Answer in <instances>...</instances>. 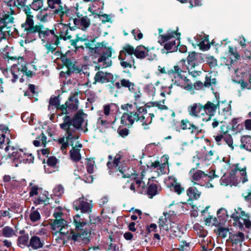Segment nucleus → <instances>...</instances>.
<instances>
[{"label":"nucleus","mask_w":251,"mask_h":251,"mask_svg":"<svg viewBox=\"0 0 251 251\" xmlns=\"http://www.w3.org/2000/svg\"><path fill=\"white\" fill-rule=\"evenodd\" d=\"M25 11L26 20L21 25L22 29L24 31L22 33L23 36L28 38L31 40H35V35L37 34L38 37L47 50L46 53H53L60 43L58 41V38L54 28L50 29L43 25H34L33 15H30L28 7H26Z\"/></svg>","instance_id":"obj_1"},{"label":"nucleus","mask_w":251,"mask_h":251,"mask_svg":"<svg viewBox=\"0 0 251 251\" xmlns=\"http://www.w3.org/2000/svg\"><path fill=\"white\" fill-rule=\"evenodd\" d=\"M121 155L120 154H117L113 162L108 161L107 166L109 169V173L112 172L117 173V176L122 178H130L134 179V181L130 185V189L135 191L136 188L137 191L139 192L145 188V184L143 181L136 177L135 174L132 173V170L127 166H124L121 164L120 160Z\"/></svg>","instance_id":"obj_2"},{"label":"nucleus","mask_w":251,"mask_h":251,"mask_svg":"<svg viewBox=\"0 0 251 251\" xmlns=\"http://www.w3.org/2000/svg\"><path fill=\"white\" fill-rule=\"evenodd\" d=\"M74 224L75 226V230L78 232L75 233L74 230L69 231L68 234H66L65 239L72 240L74 241H78L80 240L87 238L90 234V231L87 229V223L83 219L80 218L78 214L74 217Z\"/></svg>","instance_id":"obj_3"},{"label":"nucleus","mask_w":251,"mask_h":251,"mask_svg":"<svg viewBox=\"0 0 251 251\" xmlns=\"http://www.w3.org/2000/svg\"><path fill=\"white\" fill-rule=\"evenodd\" d=\"M92 53L98 54L99 57L98 62L99 66L103 68L110 67L112 65V54L114 52L112 48L106 47L103 42L98 43L94 48L90 49Z\"/></svg>","instance_id":"obj_4"},{"label":"nucleus","mask_w":251,"mask_h":251,"mask_svg":"<svg viewBox=\"0 0 251 251\" xmlns=\"http://www.w3.org/2000/svg\"><path fill=\"white\" fill-rule=\"evenodd\" d=\"M47 2L48 8L54 15L59 17L61 22H64L65 18L73 15L72 7L64 3L63 0H47Z\"/></svg>","instance_id":"obj_5"},{"label":"nucleus","mask_w":251,"mask_h":251,"mask_svg":"<svg viewBox=\"0 0 251 251\" xmlns=\"http://www.w3.org/2000/svg\"><path fill=\"white\" fill-rule=\"evenodd\" d=\"M179 33L175 31H168L165 35H159L161 39L159 42L164 46V48L168 52H173L178 50L180 43Z\"/></svg>","instance_id":"obj_6"},{"label":"nucleus","mask_w":251,"mask_h":251,"mask_svg":"<svg viewBox=\"0 0 251 251\" xmlns=\"http://www.w3.org/2000/svg\"><path fill=\"white\" fill-rule=\"evenodd\" d=\"M10 150L12 152H9L8 153L13 160L12 163L13 166L17 167L19 163L22 162L25 163L33 162L34 157L30 153H25L23 149H17L8 145L5 147V151L7 152Z\"/></svg>","instance_id":"obj_7"},{"label":"nucleus","mask_w":251,"mask_h":251,"mask_svg":"<svg viewBox=\"0 0 251 251\" xmlns=\"http://www.w3.org/2000/svg\"><path fill=\"white\" fill-rule=\"evenodd\" d=\"M85 114L81 110H79L72 118L69 115H65L62 118L63 123L59 125L61 129L69 128L74 130L82 129V125L84 122L83 116Z\"/></svg>","instance_id":"obj_8"},{"label":"nucleus","mask_w":251,"mask_h":251,"mask_svg":"<svg viewBox=\"0 0 251 251\" xmlns=\"http://www.w3.org/2000/svg\"><path fill=\"white\" fill-rule=\"evenodd\" d=\"M182 71L178 66L174 67L173 69L168 71L169 75H173L174 79L172 81L174 84L180 86L187 91H191L193 89V85L190 80L181 75Z\"/></svg>","instance_id":"obj_9"},{"label":"nucleus","mask_w":251,"mask_h":251,"mask_svg":"<svg viewBox=\"0 0 251 251\" xmlns=\"http://www.w3.org/2000/svg\"><path fill=\"white\" fill-rule=\"evenodd\" d=\"M122 107L123 109L126 110L127 112L123 113L121 117V124L129 126L133 125L135 121H138V108H137L135 105L127 104Z\"/></svg>","instance_id":"obj_10"},{"label":"nucleus","mask_w":251,"mask_h":251,"mask_svg":"<svg viewBox=\"0 0 251 251\" xmlns=\"http://www.w3.org/2000/svg\"><path fill=\"white\" fill-rule=\"evenodd\" d=\"M14 18L12 16L5 15L0 19V42L7 36L12 35Z\"/></svg>","instance_id":"obj_11"},{"label":"nucleus","mask_w":251,"mask_h":251,"mask_svg":"<svg viewBox=\"0 0 251 251\" xmlns=\"http://www.w3.org/2000/svg\"><path fill=\"white\" fill-rule=\"evenodd\" d=\"M190 178L194 184H197L201 186H203V182L211 180L214 178L218 177V176L215 174L214 172L212 176L205 174L203 171L197 170L195 168H192L189 172Z\"/></svg>","instance_id":"obj_12"},{"label":"nucleus","mask_w":251,"mask_h":251,"mask_svg":"<svg viewBox=\"0 0 251 251\" xmlns=\"http://www.w3.org/2000/svg\"><path fill=\"white\" fill-rule=\"evenodd\" d=\"M60 23L54 25V29L56 33L58 41L60 42V40L66 41L70 40L72 38L71 34V31L75 30L74 27H70V24H64L63 22H61L60 19Z\"/></svg>","instance_id":"obj_13"},{"label":"nucleus","mask_w":251,"mask_h":251,"mask_svg":"<svg viewBox=\"0 0 251 251\" xmlns=\"http://www.w3.org/2000/svg\"><path fill=\"white\" fill-rule=\"evenodd\" d=\"M31 76L32 75V72L28 71L27 68L24 63V64H14L13 65L11 70L7 72V77L11 78V81L15 82L21 74Z\"/></svg>","instance_id":"obj_14"},{"label":"nucleus","mask_w":251,"mask_h":251,"mask_svg":"<svg viewBox=\"0 0 251 251\" xmlns=\"http://www.w3.org/2000/svg\"><path fill=\"white\" fill-rule=\"evenodd\" d=\"M66 131V141H65V137L63 136L58 139V142L61 144V150L63 152L65 153L66 150L69 145V141L70 142L72 146H73V142L79 138L78 135L75 134L76 130L67 128L66 129H62Z\"/></svg>","instance_id":"obj_15"},{"label":"nucleus","mask_w":251,"mask_h":251,"mask_svg":"<svg viewBox=\"0 0 251 251\" xmlns=\"http://www.w3.org/2000/svg\"><path fill=\"white\" fill-rule=\"evenodd\" d=\"M198 54L195 52H192L190 53L187 57V69L188 73L193 77H196L200 75L201 73V71L197 70L196 68L199 65L198 61Z\"/></svg>","instance_id":"obj_16"},{"label":"nucleus","mask_w":251,"mask_h":251,"mask_svg":"<svg viewBox=\"0 0 251 251\" xmlns=\"http://www.w3.org/2000/svg\"><path fill=\"white\" fill-rule=\"evenodd\" d=\"M52 229L59 233L58 238L65 240L66 234L69 233L67 222L62 219H56L51 225Z\"/></svg>","instance_id":"obj_17"},{"label":"nucleus","mask_w":251,"mask_h":251,"mask_svg":"<svg viewBox=\"0 0 251 251\" xmlns=\"http://www.w3.org/2000/svg\"><path fill=\"white\" fill-rule=\"evenodd\" d=\"M139 120L141 122L143 128L145 130L150 129L149 125L152 123L153 117H154L153 113L147 114V110L145 107L138 108Z\"/></svg>","instance_id":"obj_18"},{"label":"nucleus","mask_w":251,"mask_h":251,"mask_svg":"<svg viewBox=\"0 0 251 251\" xmlns=\"http://www.w3.org/2000/svg\"><path fill=\"white\" fill-rule=\"evenodd\" d=\"M73 206L76 210H80L83 213L91 212L93 206L91 201L88 202L84 197L74 201Z\"/></svg>","instance_id":"obj_19"},{"label":"nucleus","mask_w":251,"mask_h":251,"mask_svg":"<svg viewBox=\"0 0 251 251\" xmlns=\"http://www.w3.org/2000/svg\"><path fill=\"white\" fill-rule=\"evenodd\" d=\"M69 18L70 21L72 19L73 20L74 28L75 27L83 31L86 30L91 24L90 19L86 16L74 19L71 16Z\"/></svg>","instance_id":"obj_20"},{"label":"nucleus","mask_w":251,"mask_h":251,"mask_svg":"<svg viewBox=\"0 0 251 251\" xmlns=\"http://www.w3.org/2000/svg\"><path fill=\"white\" fill-rule=\"evenodd\" d=\"M124 51H120L118 58L120 61L121 66L124 68H131L134 64L133 56L126 54Z\"/></svg>","instance_id":"obj_21"},{"label":"nucleus","mask_w":251,"mask_h":251,"mask_svg":"<svg viewBox=\"0 0 251 251\" xmlns=\"http://www.w3.org/2000/svg\"><path fill=\"white\" fill-rule=\"evenodd\" d=\"M110 112V105L109 104L104 105L103 110L98 112L99 117L98 119V124L106 126L108 124L107 117Z\"/></svg>","instance_id":"obj_22"},{"label":"nucleus","mask_w":251,"mask_h":251,"mask_svg":"<svg viewBox=\"0 0 251 251\" xmlns=\"http://www.w3.org/2000/svg\"><path fill=\"white\" fill-rule=\"evenodd\" d=\"M217 107V105L213 103L208 101L204 105H202V112L203 115L205 114L207 118H202L203 121H208L211 120L212 117L214 116Z\"/></svg>","instance_id":"obj_23"},{"label":"nucleus","mask_w":251,"mask_h":251,"mask_svg":"<svg viewBox=\"0 0 251 251\" xmlns=\"http://www.w3.org/2000/svg\"><path fill=\"white\" fill-rule=\"evenodd\" d=\"M89 4L88 11L92 15H100L101 13V10L103 8L104 3L100 0H92Z\"/></svg>","instance_id":"obj_24"},{"label":"nucleus","mask_w":251,"mask_h":251,"mask_svg":"<svg viewBox=\"0 0 251 251\" xmlns=\"http://www.w3.org/2000/svg\"><path fill=\"white\" fill-rule=\"evenodd\" d=\"M188 112L192 117H200L203 115L202 104L200 103H195L188 107Z\"/></svg>","instance_id":"obj_25"},{"label":"nucleus","mask_w":251,"mask_h":251,"mask_svg":"<svg viewBox=\"0 0 251 251\" xmlns=\"http://www.w3.org/2000/svg\"><path fill=\"white\" fill-rule=\"evenodd\" d=\"M57 159L54 156H50L47 159V164L44 165L45 172L46 173H52L56 170V165Z\"/></svg>","instance_id":"obj_26"},{"label":"nucleus","mask_w":251,"mask_h":251,"mask_svg":"<svg viewBox=\"0 0 251 251\" xmlns=\"http://www.w3.org/2000/svg\"><path fill=\"white\" fill-rule=\"evenodd\" d=\"M94 79L96 82H107L112 80L113 75L111 73L99 71L96 73Z\"/></svg>","instance_id":"obj_27"},{"label":"nucleus","mask_w":251,"mask_h":251,"mask_svg":"<svg viewBox=\"0 0 251 251\" xmlns=\"http://www.w3.org/2000/svg\"><path fill=\"white\" fill-rule=\"evenodd\" d=\"M239 172L241 176H242L241 177V181L243 183H244L248 181V178L247 176V173H246V168L244 167L243 168H240L239 166V164H235L234 166V168H232L230 172V175L233 177L237 172Z\"/></svg>","instance_id":"obj_28"},{"label":"nucleus","mask_w":251,"mask_h":251,"mask_svg":"<svg viewBox=\"0 0 251 251\" xmlns=\"http://www.w3.org/2000/svg\"><path fill=\"white\" fill-rule=\"evenodd\" d=\"M66 105L70 110L76 111L78 108V100L77 94H74L71 96L67 101H66Z\"/></svg>","instance_id":"obj_29"},{"label":"nucleus","mask_w":251,"mask_h":251,"mask_svg":"<svg viewBox=\"0 0 251 251\" xmlns=\"http://www.w3.org/2000/svg\"><path fill=\"white\" fill-rule=\"evenodd\" d=\"M234 211L231 214L230 217L236 222H238L241 217H244L245 218L249 217V215L246 214L240 207H238L237 209H234Z\"/></svg>","instance_id":"obj_30"},{"label":"nucleus","mask_w":251,"mask_h":251,"mask_svg":"<svg viewBox=\"0 0 251 251\" xmlns=\"http://www.w3.org/2000/svg\"><path fill=\"white\" fill-rule=\"evenodd\" d=\"M43 246V243L41 242L39 237L33 236L30 238L28 247L36 250L42 248Z\"/></svg>","instance_id":"obj_31"},{"label":"nucleus","mask_w":251,"mask_h":251,"mask_svg":"<svg viewBox=\"0 0 251 251\" xmlns=\"http://www.w3.org/2000/svg\"><path fill=\"white\" fill-rule=\"evenodd\" d=\"M187 195L190 199L197 200L201 196V193L195 187H190L186 191Z\"/></svg>","instance_id":"obj_32"},{"label":"nucleus","mask_w":251,"mask_h":251,"mask_svg":"<svg viewBox=\"0 0 251 251\" xmlns=\"http://www.w3.org/2000/svg\"><path fill=\"white\" fill-rule=\"evenodd\" d=\"M241 148L251 151V137L244 136L241 139Z\"/></svg>","instance_id":"obj_33"},{"label":"nucleus","mask_w":251,"mask_h":251,"mask_svg":"<svg viewBox=\"0 0 251 251\" xmlns=\"http://www.w3.org/2000/svg\"><path fill=\"white\" fill-rule=\"evenodd\" d=\"M147 48L144 46H137L135 49V56L138 59H143L146 57Z\"/></svg>","instance_id":"obj_34"},{"label":"nucleus","mask_w":251,"mask_h":251,"mask_svg":"<svg viewBox=\"0 0 251 251\" xmlns=\"http://www.w3.org/2000/svg\"><path fill=\"white\" fill-rule=\"evenodd\" d=\"M230 238L234 244H237L244 241L245 235L243 232H238L236 234H232Z\"/></svg>","instance_id":"obj_35"},{"label":"nucleus","mask_w":251,"mask_h":251,"mask_svg":"<svg viewBox=\"0 0 251 251\" xmlns=\"http://www.w3.org/2000/svg\"><path fill=\"white\" fill-rule=\"evenodd\" d=\"M2 234L3 237L10 238L16 235V232L12 227L5 226L2 229Z\"/></svg>","instance_id":"obj_36"},{"label":"nucleus","mask_w":251,"mask_h":251,"mask_svg":"<svg viewBox=\"0 0 251 251\" xmlns=\"http://www.w3.org/2000/svg\"><path fill=\"white\" fill-rule=\"evenodd\" d=\"M231 100L229 101L228 103H226L225 101H222L221 104H220L219 102H218L217 105L219 107V109L222 110L224 113L225 114V113H227L231 111Z\"/></svg>","instance_id":"obj_37"},{"label":"nucleus","mask_w":251,"mask_h":251,"mask_svg":"<svg viewBox=\"0 0 251 251\" xmlns=\"http://www.w3.org/2000/svg\"><path fill=\"white\" fill-rule=\"evenodd\" d=\"M70 157L72 160L75 162H78L81 159V155L79 149L73 148L72 150L70 151Z\"/></svg>","instance_id":"obj_38"},{"label":"nucleus","mask_w":251,"mask_h":251,"mask_svg":"<svg viewBox=\"0 0 251 251\" xmlns=\"http://www.w3.org/2000/svg\"><path fill=\"white\" fill-rule=\"evenodd\" d=\"M64 64L68 69V71L71 72H79V69L77 68L75 64L72 62L71 59L66 58L64 60Z\"/></svg>","instance_id":"obj_39"},{"label":"nucleus","mask_w":251,"mask_h":251,"mask_svg":"<svg viewBox=\"0 0 251 251\" xmlns=\"http://www.w3.org/2000/svg\"><path fill=\"white\" fill-rule=\"evenodd\" d=\"M47 192H45L42 196L39 197L34 201L36 204H45V205L50 203V199L47 196Z\"/></svg>","instance_id":"obj_40"},{"label":"nucleus","mask_w":251,"mask_h":251,"mask_svg":"<svg viewBox=\"0 0 251 251\" xmlns=\"http://www.w3.org/2000/svg\"><path fill=\"white\" fill-rule=\"evenodd\" d=\"M44 0H33L32 2L28 5L30 9L32 8L35 11H38L43 6Z\"/></svg>","instance_id":"obj_41"},{"label":"nucleus","mask_w":251,"mask_h":251,"mask_svg":"<svg viewBox=\"0 0 251 251\" xmlns=\"http://www.w3.org/2000/svg\"><path fill=\"white\" fill-rule=\"evenodd\" d=\"M157 193V187L155 184H151L149 186L147 189V194L150 198H152Z\"/></svg>","instance_id":"obj_42"},{"label":"nucleus","mask_w":251,"mask_h":251,"mask_svg":"<svg viewBox=\"0 0 251 251\" xmlns=\"http://www.w3.org/2000/svg\"><path fill=\"white\" fill-rule=\"evenodd\" d=\"M159 226L161 229L167 231L169 229L168 222L165 217H162L159 219Z\"/></svg>","instance_id":"obj_43"},{"label":"nucleus","mask_w":251,"mask_h":251,"mask_svg":"<svg viewBox=\"0 0 251 251\" xmlns=\"http://www.w3.org/2000/svg\"><path fill=\"white\" fill-rule=\"evenodd\" d=\"M34 207H33L31 209V211L29 215L30 220L35 222L39 220L41 218V215L39 212L37 210H33Z\"/></svg>","instance_id":"obj_44"},{"label":"nucleus","mask_w":251,"mask_h":251,"mask_svg":"<svg viewBox=\"0 0 251 251\" xmlns=\"http://www.w3.org/2000/svg\"><path fill=\"white\" fill-rule=\"evenodd\" d=\"M28 235H24L23 236H20L19 237L18 239V245L19 247H22V246H28Z\"/></svg>","instance_id":"obj_45"},{"label":"nucleus","mask_w":251,"mask_h":251,"mask_svg":"<svg viewBox=\"0 0 251 251\" xmlns=\"http://www.w3.org/2000/svg\"><path fill=\"white\" fill-rule=\"evenodd\" d=\"M146 57L149 60H153L156 59V55L155 53L154 48H147L146 52Z\"/></svg>","instance_id":"obj_46"},{"label":"nucleus","mask_w":251,"mask_h":251,"mask_svg":"<svg viewBox=\"0 0 251 251\" xmlns=\"http://www.w3.org/2000/svg\"><path fill=\"white\" fill-rule=\"evenodd\" d=\"M64 193V189L62 185H58L53 189V195L58 197H61Z\"/></svg>","instance_id":"obj_47"},{"label":"nucleus","mask_w":251,"mask_h":251,"mask_svg":"<svg viewBox=\"0 0 251 251\" xmlns=\"http://www.w3.org/2000/svg\"><path fill=\"white\" fill-rule=\"evenodd\" d=\"M121 85L124 87L128 88V90L130 91L134 89V83L128 79H122L121 80Z\"/></svg>","instance_id":"obj_48"},{"label":"nucleus","mask_w":251,"mask_h":251,"mask_svg":"<svg viewBox=\"0 0 251 251\" xmlns=\"http://www.w3.org/2000/svg\"><path fill=\"white\" fill-rule=\"evenodd\" d=\"M16 0H9L7 2V5L10 11H8V12L10 13L11 14H15V9L16 8Z\"/></svg>","instance_id":"obj_49"},{"label":"nucleus","mask_w":251,"mask_h":251,"mask_svg":"<svg viewBox=\"0 0 251 251\" xmlns=\"http://www.w3.org/2000/svg\"><path fill=\"white\" fill-rule=\"evenodd\" d=\"M60 100L59 97H51L50 100V105L54 106L56 108L60 104Z\"/></svg>","instance_id":"obj_50"},{"label":"nucleus","mask_w":251,"mask_h":251,"mask_svg":"<svg viewBox=\"0 0 251 251\" xmlns=\"http://www.w3.org/2000/svg\"><path fill=\"white\" fill-rule=\"evenodd\" d=\"M223 141L228 145V146L231 149V150L234 149V147L233 146V140L232 137L230 135H225L223 138Z\"/></svg>","instance_id":"obj_51"},{"label":"nucleus","mask_w":251,"mask_h":251,"mask_svg":"<svg viewBox=\"0 0 251 251\" xmlns=\"http://www.w3.org/2000/svg\"><path fill=\"white\" fill-rule=\"evenodd\" d=\"M200 36L198 35H197L194 37L195 39L198 41V45L200 47V49L203 50H208L209 48V46L208 45H205L204 41H200L199 40H200Z\"/></svg>","instance_id":"obj_52"},{"label":"nucleus","mask_w":251,"mask_h":251,"mask_svg":"<svg viewBox=\"0 0 251 251\" xmlns=\"http://www.w3.org/2000/svg\"><path fill=\"white\" fill-rule=\"evenodd\" d=\"M121 51H125L126 54L132 56L133 54H135V49L133 47L127 45L124 47L123 50Z\"/></svg>","instance_id":"obj_53"},{"label":"nucleus","mask_w":251,"mask_h":251,"mask_svg":"<svg viewBox=\"0 0 251 251\" xmlns=\"http://www.w3.org/2000/svg\"><path fill=\"white\" fill-rule=\"evenodd\" d=\"M15 0L17 2V3H18L17 6L19 7V8L21 7L24 8V11L25 12V8H26V7H28V8L29 9H30L29 6L25 5L27 0ZM30 15H33L32 14V12H31V10H30Z\"/></svg>","instance_id":"obj_54"},{"label":"nucleus","mask_w":251,"mask_h":251,"mask_svg":"<svg viewBox=\"0 0 251 251\" xmlns=\"http://www.w3.org/2000/svg\"><path fill=\"white\" fill-rule=\"evenodd\" d=\"M146 91L150 96H153L155 93V88L153 84H150L146 86L145 88Z\"/></svg>","instance_id":"obj_55"},{"label":"nucleus","mask_w":251,"mask_h":251,"mask_svg":"<svg viewBox=\"0 0 251 251\" xmlns=\"http://www.w3.org/2000/svg\"><path fill=\"white\" fill-rule=\"evenodd\" d=\"M218 232L220 236L225 238L227 236L229 232V229L227 228L220 227L218 228Z\"/></svg>","instance_id":"obj_56"},{"label":"nucleus","mask_w":251,"mask_h":251,"mask_svg":"<svg viewBox=\"0 0 251 251\" xmlns=\"http://www.w3.org/2000/svg\"><path fill=\"white\" fill-rule=\"evenodd\" d=\"M94 161L89 159H87L86 164L87 171L90 174H92L94 172Z\"/></svg>","instance_id":"obj_57"},{"label":"nucleus","mask_w":251,"mask_h":251,"mask_svg":"<svg viewBox=\"0 0 251 251\" xmlns=\"http://www.w3.org/2000/svg\"><path fill=\"white\" fill-rule=\"evenodd\" d=\"M228 51L230 53V55L234 57L235 59H238L240 58V55L238 53L237 49L236 48H233L231 46H229Z\"/></svg>","instance_id":"obj_58"},{"label":"nucleus","mask_w":251,"mask_h":251,"mask_svg":"<svg viewBox=\"0 0 251 251\" xmlns=\"http://www.w3.org/2000/svg\"><path fill=\"white\" fill-rule=\"evenodd\" d=\"M29 186H31L30 191L29 192V196L30 197H32L34 195H36L38 194V190L39 189V187L35 185H33L32 183H30Z\"/></svg>","instance_id":"obj_59"},{"label":"nucleus","mask_w":251,"mask_h":251,"mask_svg":"<svg viewBox=\"0 0 251 251\" xmlns=\"http://www.w3.org/2000/svg\"><path fill=\"white\" fill-rule=\"evenodd\" d=\"M191 125L192 124L187 119L182 120L181 121L180 126L183 130L189 129V127H190Z\"/></svg>","instance_id":"obj_60"},{"label":"nucleus","mask_w":251,"mask_h":251,"mask_svg":"<svg viewBox=\"0 0 251 251\" xmlns=\"http://www.w3.org/2000/svg\"><path fill=\"white\" fill-rule=\"evenodd\" d=\"M57 109H60L61 110L62 114H65L66 115H68L70 113V110L68 109V106L66 105V102L64 104H62L61 105H59L58 107L56 108Z\"/></svg>","instance_id":"obj_61"},{"label":"nucleus","mask_w":251,"mask_h":251,"mask_svg":"<svg viewBox=\"0 0 251 251\" xmlns=\"http://www.w3.org/2000/svg\"><path fill=\"white\" fill-rule=\"evenodd\" d=\"M169 229H170L171 231L173 233V234L176 236H179L180 233V228L177 226H169Z\"/></svg>","instance_id":"obj_62"},{"label":"nucleus","mask_w":251,"mask_h":251,"mask_svg":"<svg viewBox=\"0 0 251 251\" xmlns=\"http://www.w3.org/2000/svg\"><path fill=\"white\" fill-rule=\"evenodd\" d=\"M132 35L134 36L135 40H140L143 38L142 33L138 29H133L131 32Z\"/></svg>","instance_id":"obj_63"},{"label":"nucleus","mask_w":251,"mask_h":251,"mask_svg":"<svg viewBox=\"0 0 251 251\" xmlns=\"http://www.w3.org/2000/svg\"><path fill=\"white\" fill-rule=\"evenodd\" d=\"M189 129L191 130V133L193 134L197 135L201 132V130L199 129V127L193 124L190 127H189Z\"/></svg>","instance_id":"obj_64"}]
</instances>
